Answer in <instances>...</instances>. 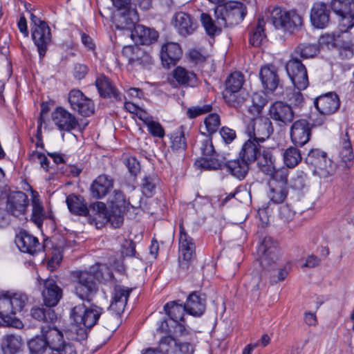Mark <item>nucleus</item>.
Returning <instances> with one entry per match:
<instances>
[{
  "instance_id": "nucleus-7",
  "label": "nucleus",
  "mask_w": 354,
  "mask_h": 354,
  "mask_svg": "<svg viewBox=\"0 0 354 354\" xmlns=\"http://www.w3.org/2000/svg\"><path fill=\"white\" fill-rule=\"evenodd\" d=\"M286 70L297 90L302 91L308 87L309 81L307 70L298 57L290 55V59L286 64Z\"/></svg>"
},
{
  "instance_id": "nucleus-53",
  "label": "nucleus",
  "mask_w": 354,
  "mask_h": 354,
  "mask_svg": "<svg viewBox=\"0 0 354 354\" xmlns=\"http://www.w3.org/2000/svg\"><path fill=\"white\" fill-rule=\"evenodd\" d=\"M157 178L155 176H145L142 179L141 184L143 194L147 196L151 197L155 192L156 187Z\"/></svg>"
},
{
  "instance_id": "nucleus-52",
  "label": "nucleus",
  "mask_w": 354,
  "mask_h": 354,
  "mask_svg": "<svg viewBox=\"0 0 354 354\" xmlns=\"http://www.w3.org/2000/svg\"><path fill=\"white\" fill-rule=\"evenodd\" d=\"M9 297L15 314L21 312L28 302V297L24 293H14L12 296H9Z\"/></svg>"
},
{
  "instance_id": "nucleus-45",
  "label": "nucleus",
  "mask_w": 354,
  "mask_h": 354,
  "mask_svg": "<svg viewBox=\"0 0 354 354\" xmlns=\"http://www.w3.org/2000/svg\"><path fill=\"white\" fill-rule=\"evenodd\" d=\"M319 50V47L317 44H300L295 48L291 55L297 57L299 56L303 59H308L317 55Z\"/></svg>"
},
{
  "instance_id": "nucleus-56",
  "label": "nucleus",
  "mask_w": 354,
  "mask_h": 354,
  "mask_svg": "<svg viewBox=\"0 0 354 354\" xmlns=\"http://www.w3.org/2000/svg\"><path fill=\"white\" fill-rule=\"evenodd\" d=\"M205 129L209 134L215 133L220 126V118L218 114L212 113L204 120Z\"/></svg>"
},
{
  "instance_id": "nucleus-16",
  "label": "nucleus",
  "mask_w": 354,
  "mask_h": 354,
  "mask_svg": "<svg viewBox=\"0 0 354 354\" xmlns=\"http://www.w3.org/2000/svg\"><path fill=\"white\" fill-rule=\"evenodd\" d=\"M32 37L37 47L39 58L41 59L45 56L48 46L51 42V34L47 24H43L40 27H33Z\"/></svg>"
},
{
  "instance_id": "nucleus-44",
  "label": "nucleus",
  "mask_w": 354,
  "mask_h": 354,
  "mask_svg": "<svg viewBox=\"0 0 354 354\" xmlns=\"http://www.w3.org/2000/svg\"><path fill=\"white\" fill-rule=\"evenodd\" d=\"M298 147H289L283 153V162L288 168H294L301 160V154Z\"/></svg>"
},
{
  "instance_id": "nucleus-38",
  "label": "nucleus",
  "mask_w": 354,
  "mask_h": 354,
  "mask_svg": "<svg viewBox=\"0 0 354 354\" xmlns=\"http://www.w3.org/2000/svg\"><path fill=\"white\" fill-rule=\"evenodd\" d=\"M66 202L72 214L84 216L89 214L88 208L81 196L71 194L66 197Z\"/></svg>"
},
{
  "instance_id": "nucleus-27",
  "label": "nucleus",
  "mask_w": 354,
  "mask_h": 354,
  "mask_svg": "<svg viewBox=\"0 0 354 354\" xmlns=\"http://www.w3.org/2000/svg\"><path fill=\"white\" fill-rule=\"evenodd\" d=\"M183 50L178 43L167 42L161 48L160 58L164 66L174 65L182 57Z\"/></svg>"
},
{
  "instance_id": "nucleus-64",
  "label": "nucleus",
  "mask_w": 354,
  "mask_h": 354,
  "mask_svg": "<svg viewBox=\"0 0 354 354\" xmlns=\"http://www.w3.org/2000/svg\"><path fill=\"white\" fill-rule=\"evenodd\" d=\"M339 54L342 59H351L353 55V44L348 42L342 43L339 47Z\"/></svg>"
},
{
  "instance_id": "nucleus-23",
  "label": "nucleus",
  "mask_w": 354,
  "mask_h": 354,
  "mask_svg": "<svg viewBox=\"0 0 354 354\" xmlns=\"http://www.w3.org/2000/svg\"><path fill=\"white\" fill-rule=\"evenodd\" d=\"M42 297L46 306H55L62 297V290L53 279L48 278L44 281Z\"/></svg>"
},
{
  "instance_id": "nucleus-20",
  "label": "nucleus",
  "mask_w": 354,
  "mask_h": 354,
  "mask_svg": "<svg viewBox=\"0 0 354 354\" xmlns=\"http://www.w3.org/2000/svg\"><path fill=\"white\" fill-rule=\"evenodd\" d=\"M314 105L321 114L331 115L337 111L340 102L336 93H328L317 97Z\"/></svg>"
},
{
  "instance_id": "nucleus-13",
  "label": "nucleus",
  "mask_w": 354,
  "mask_h": 354,
  "mask_svg": "<svg viewBox=\"0 0 354 354\" xmlns=\"http://www.w3.org/2000/svg\"><path fill=\"white\" fill-rule=\"evenodd\" d=\"M277 244L271 237H265L258 248L259 263L264 269H268L275 263L277 257Z\"/></svg>"
},
{
  "instance_id": "nucleus-1",
  "label": "nucleus",
  "mask_w": 354,
  "mask_h": 354,
  "mask_svg": "<svg viewBox=\"0 0 354 354\" xmlns=\"http://www.w3.org/2000/svg\"><path fill=\"white\" fill-rule=\"evenodd\" d=\"M103 313L104 309L95 304L86 306L84 304H80L71 309V317L76 325L80 326L77 331L80 340L87 337L88 329L97 323Z\"/></svg>"
},
{
  "instance_id": "nucleus-22",
  "label": "nucleus",
  "mask_w": 354,
  "mask_h": 354,
  "mask_svg": "<svg viewBox=\"0 0 354 354\" xmlns=\"http://www.w3.org/2000/svg\"><path fill=\"white\" fill-rule=\"evenodd\" d=\"M48 339L51 346L50 354H77L75 346L65 342L62 332L58 329L50 333Z\"/></svg>"
},
{
  "instance_id": "nucleus-31",
  "label": "nucleus",
  "mask_w": 354,
  "mask_h": 354,
  "mask_svg": "<svg viewBox=\"0 0 354 354\" xmlns=\"http://www.w3.org/2000/svg\"><path fill=\"white\" fill-rule=\"evenodd\" d=\"M185 306L188 314L199 317L205 310V297L204 295H201L196 292H193L188 296Z\"/></svg>"
},
{
  "instance_id": "nucleus-15",
  "label": "nucleus",
  "mask_w": 354,
  "mask_h": 354,
  "mask_svg": "<svg viewBox=\"0 0 354 354\" xmlns=\"http://www.w3.org/2000/svg\"><path fill=\"white\" fill-rule=\"evenodd\" d=\"M95 84L101 97H113L116 101H122L125 98L112 81L104 74H100L97 77Z\"/></svg>"
},
{
  "instance_id": "nucleus-41",
  "label": "nucleus",
  "mask_w": 354,
  "mask_h": 354,
  "mask_svg": "<svg viewBox=\"0 0 354 354\" xmlns=\"http://www.w3.org/2000/svg\"><path fill=\"white\" fill-rule=\"evenodd\" d=\"M170 148L174 152H180L187 147L186 138L185 137V129L183 126L177 128L170 135Z\"/></svg>"
},
{
  "instance_id": "nucleus-55",
  "label": "nucleus",
  "mask_w": 354,
  "mask_h": 354,
  "mask_svg": "<svg viewBox=\"0 0 354 354\" xmlns=\"http://www.w3.org/2000/svg\"><path fill=\"white\" fill-rule=\"evenodd\" d=\"M200 166L205 169H221L223 162L214 156L203 157L199 161Z\"/></svg>"
},
{
  "instance_id": "nucleus-24",
  "label": "nucleus",
  "mask_w": 354,
  "mask_h": 354,
  "mask_svg": "<svg viewBox=\"0 0 354 354\" xmlns=\"http://www.w3.org/2000/svg\"><path fill=\"white\" fill-rule=\"evenodd\" d=\"M28 205L27 195L23 192H15L8 195L6 208L12 215L24 214Z\"/></svg>"
},
{
  "instance_id": "nucleus-47",
  "label": "nucleus",
  "mask_w": 354,
  "mask_h": 354,
  "mask_svg": "<svg viewBox=\"0 0 354 354\" xmlns=\"http://www.w3.org/2000/svg\"><path fill=\"white\" fill-rule=\"evenodd\" d=\"M31 315L35 319L47 323L53 322L57 319L55 311L50 308H32L31 310Z\"/></svg>"
},
{
  "instance_id": "nucleus-2",
  "label": "nucleus",
  "mask_w": 354,
  "mask_h": 354,
  "mask_svg": "<svg viewBox=\"0 0 354 354\" xmlns=\"http://www.w3.org/2000/svg\"><path fill=\"white\" fill-rule=\"evenodd\" d=\"M267 22L276 29L292 32L303 24L302 17L295 11H288L281 7H274L266 12Z\"/></svg>"
},
{
  "instance_id": "nucleus-17",
  "label": "nucleus",
  "mask_w": 354,
  "mask_h": 354,
  "mask_svg": "<svg viewBox=\"0 0 354 354\" xmlns=\"http://www.w3.org/2000/svg\"><path fill=\"white\" fill-rule=\"evenodd\" d=\"M53 121L61 131H71L79 126L77 118L62 107H57L52 114Z\"/></svg>"
},
{
  "instance_id": "nucleus-36",
  "label": "nucleus",
  "mask_w": 354,
  "mask_h": 354,
  "mask_svg": "<svg viewBox=\"0 0 354 354\" xmlns=\"http://www.w3.org/2000/svg\"><path fill=\"white\" fill-rule=\"evenodd\" d=\"M172 77L176 82L183 86H194L197 84L196 75L185 68L178 66L172 72Z\"/></svg>"
},
{
  "instance_id": "nucleus-3",
  "label": "nucleus",
  "mask_w": 354,
  "mask_h": 354,
  "mask_svg": "<svg viewBox=\"0 0 354 354\" xmlns=\"http://www.w3.org/2000/svg\"><path fill=\"white\" fill-rule=\"evenodd\" d=\"M75 293L82 301L91 302L98 291L95 275L87 271H75L73 273Z\"/></svg>"
},
{
  "instance_id": "nucleus-58",
  "label": "nucleus",
  "mask_w": 354,
  "mask_h": 354,
  "mask_svg": "<svg viewBox=\"0 0 354 354\" xmlns=\"http://www.w3.org/2000/svg\"><path fill=\"white\" fill-rule=\"evenodd\" d=\"M125 212L115 211V209H111L110 213H108L106 218L104 221L109 222L111 225L115 228L120 227L123 223V214Z\"/></svg>"
},
{
  "instance_id": "nucleus-30",
  "label": "nucleus",
  "mask_w": 354,
  "mask_h": 354,
  "mask_svg": "<svg viewBox=\"0 0 354 354\" xmlns=\"http://www.w3.org/2000/svg\"><path fill=\"white\" fill-rule=\"evenodd\" d=\"M15 243L19 249L23 252L33 254L39 250L38 239L26 231H21L17 235Z\"/></svg>"
},
{
  "instance_id": "nucleus-11",
  "label": "nucleus",
  "mask_w": 354,
  "mask_h": 354,
  "mask_svg": "<svg viewBox=\"0 0 354 354\" xmlns=\"http://www.w3.org/2000/svg\"><path fill=\"white\" fill-rule=\"evenodd\" d=\"M268 115L281 127L288 125L293 121L295 113L292 107L286 102L276 101L270 106Z\"/></svg>"
},
{
  "instance_id": "nucleus-50",
  "label": "nucleus",
  "mask_w": 354,
  "mask_h": 354,
  "mask_svg": "<svg viewBox=\"0 0 354 354\" xmlns=\"http://www.w3.org/2000/svg\"><path fill=\"white\" fill-rule=\"evenodd\" d=\"M177 342L171 336L162 338L158 345V352L161 354H174L176 353Z\"/></svg>"
},
{
  "instance_id": "nucleus-19",
  "label": "nucleus",
  "mask_w": 354,
  "mask_h": 354,
  "mask_svg": "<svg viewBox=\"0 0 354 354\" xmlns=\"http://www.w3.org/2000/svg\"><path fill=\"white\" fill-rule=\"evenodd\" d=\"M172 23L178 32L184 37L192 35L197 28V23L193 17L185 12L175 13Z\"/></svg>"
},
{
  "instance_id": "nucleus-14",
  "label": "nucleus",
  "mask_w": 354,
  "mask_h": 354,
  "mask_svg": "<svg viewBox=\"0 0 354 354\" xmlns=\"http://www.w3.org/2000/svg\"><path fill=\"white\" fill-rule=\"evenodd\" d=\"M122 53L128 57L129 63L134 66L148 67L153 62L152 57L138 46H125Z\"/></svg>"
},
{
  "instance_id": "nucleus-60",
  "label": "nucleus",
  "mask_w": 354,
  "mask_h": 354,
  "mask_svg": "<svg viewBox=\"0 0 354 354\" xmlns=\"http://www.w3.org/2000/svg\"><path fill=\"white\" fill-rule=\"evenodd\" d=\"M212 107L209 104H204L203 106H194L189 108L187 111V115L189 118H195L201 115L209 113L212 111Z\"/></svg>"
},
{
  "instance_id": "nucleus-33",
  "label": "nucleus",
  "mask_w": 354,
  "mask_h": 354,
  "mask_svg": "<svg viewBox=\"0 0 354 354\" xmlns=\"http://www.w3.org/2000/svg\"><path fill=\"white\" fill-rule=\"evenodd\" d=\"M342 3V15H340L341 30L347 32L354 26V0H343Z\"/></svg>"
},
{
  "instance_id": "nucleus-43",
  "label": "nucleus",
  "mask_w": 354,
  "mask_h": 354,
  "mask_svg": "<svg viewBox=\"0 0 354 354\" xmlns=\"http://www.w3.org/2000/svg\"><path fill=\"white\" fill-rule=\"evenodd\" d=\"M108 202L110 204L111 209L120 212H125L130 205L120 190H114L113 194L109 197Z\"/></svg>"
},
{
  "instance_id": "nucleus-12",
  "label": "nucleus",
  "mask_w": 354,
  "mask_h": 354,
  "mask_svg": "<svg viewBox=\"0 0 354 354\" xmlns=\"http://www.w3.org/2000/svg\"><path fill=\"white\" fill-rule=\"evenodd\" d=\"M312 134V125L304 119L295 121L290 129L291 142L295 147H303L309 142Z\"/></svg>"
},
{
  "instance_id": "nucleus-46",
  "label": "nucleus",
  "mask_w": 354,
  "mask_h": 354,
  "mask_svg": "<svg viewBox=\"0 0 354 354\" xmlns=\"http://www.w3.org/2000/svg\"><path fill=\"white\" fill-rule=\"evenodd\" d=\"M245 82L244 75L241 72L231 73L225 80V87L223 91L244 90L243 85Z\"/></svg>"
},
{
  "instance_id": "nucleus-63",
  "label": "nucleus",
  "mask_w": 354,
  "mask_h": 354,
  "mask_svg": "<svg viewBox=\"0 0 354 354\" xmlns=\"http://www.w3.org/2000/svg\"><path fill=\"white\" fill-rule=\"evenodd\" d=\"M149 132L155 137L163 138L165 136V130L162 125L153 120H151L147 125Z\"/></svg>"
},
{
  "instance_id": "nucleus-39",
  "label": "nucleus",
  "mask_w": 354,
  "mask_h": 354,
  "mask_svg": "<svg viewBox=\"0 0 354 354\" xmlns=\"http://www.w3.org/2000/svg\"><path fill=\"white\" fill-rule=\"evenodd\" d=\"M23 346V339L19 335H6L2 339L1 348L4 354H16Z\"/></svg>"
},
{
  "instance_id": "nucleus-26",
  "label": "nucleus",
  "mask_w": 354,
  "mask_h": 354,
  "mask_svg": "<svg viewBox=\"0 0 354 354\" xmlns=\"http://www.w3.org/2000/svg\"><path fill=\"white\" fill-rule=\"evenodd\" d=\"M260 79L263 88L268 92L274 91L279 85V77L277 68L273 65H266L261 68Z\"/></svg>"
},
{
  "instance_id": "nucleus-37",
  "label": "nucleus",
  "mask_w": 354,
  "mask_h": 354,
  "mask_svg": "<svg viewBox=\"0 0 354 354\" xmlns=\"http://www.w3.org/2000/svg\"><path fill=\"white\" fill-rule=\"evenodd\" d=\"M260 152L259 142L248 138L242 147L239 158L251 164L257 160Z\"/></svg>"
},
{
  "instance_id": "nucleus-10",
  "label": "nucleus",
  "mask_w": 354,
  "mask_h": 354,
  "mask_svg": "<svg viewBox=\"0 0 354 354\" xmlns=\"http://www.w3.org/2000/svg\"><path fill=\"white\" fill-rule=\"evenodd\" d=\"M256 160L258 167L265 174L274 179H278L280 177L281 180H287V175L286 174H282L283 171L277 170L275 167V158L272 155L271 149H264L260 152Z\"/></svg>"
},
{
  "instance_id": "nucleus-48",
  "label": "nucleus",
  "mask_w": 354,
  "mask_h": 354,
  "mask_svg": "<svg viewBox=\"0 0 354 354\" xmlns=\"http://www.w3.org/2000/svg\"><path fill=\"white\" fill-rule=\"evenodd\" d=\"M113 4L118 10H124V15H127L131 22L138 21V12L135 9L131 8V0H111Z\"/></svg>"
},
{
  "instance_id": "nucleus-35",
  "label": "nucleus",
  "mask_w": 354,
  "mask_h": 354,
  "mask_svg": "<svg viewBox=\"0 0 354 354\" xmlns=\"http://www.w3.org/2000/svg\"><path fill=\"white\" fill-rule=\"evenodd\" d=\"M249 164L242 158L230 160L225 164L227 171L234 177L239 180H243L245 178L249 171Z\"/></svg>"
},
{
  "instance_id": "nucleus-28",
  "label": "nucleus",
  "mask_w": 354,
  "mask_h": 354,
  "mask_svg": "<svg viewBox=\"0 0 354 354\" xmlns=\"http://www.w3.org/2000/svg\"><path fill=\"white\" fill-rule=\"evenodd\" d=\"M158 36V32L156 30L140 24L135 26L131 32L132 39L142 45L151 44L157 41Z\"/></svg>"
},
{
  "instance_id": "nucleus-51",
  "label": "nucleus",
  "mask_w": 354,
  "mask_h": 354,
  "mask_svg": "<svg viewBox=\"0 0 354 354\" xmlns=\"http://www.w3.org/2000/svg\"><path fill=\"white\" fill-rule=\"evenodd\" d=\"M44 218V210L41 203L37 198L32 200V220L37 226H41Z\"/></svg>"
},
{
  "instance_id": "nucleus-59",
  "label": "nucleus",
  "mask_w": 354,
  "mask_h": 354,
  "mask_svg": "<svg viewBox=\"0 0 354 354\" xmlns=\"http://www.w3.org/2000/svg\"><path fill=\"white\" fill-rule=\"evenodd\" d=\"M88 210L89 212H91L97 216L96 218H100L103 221L106 218V215L108 214L106 205L100 201L92 203L90 205Z\"/></svg>"
},
{
  "instance_id": "nucleus-9",
  "label": "nucleus",
  "mask_w": 354,
  "mask_h": 354,
  "mask_svg": "<svg viewBox=\"0 0 354 354\" xmlns=\"http://www.w3.org/2000/svg\"><path fill=\"white\" fill-rule=\"evenodd\" d=\"M71 108L84 117L92 115L95 111L93 101L78 89L71 90L68 96Z\"/></svg>"
},
{
  "instance_id": "nucleus-29",
  "label": "nucleus",
  "mask_w": 354,
  "mask_h": 354,
  "mask_svg": "<svg viewBox=\"0 0 354 354\" xmlns=\"http://www.w3.org/2000/svg\"><path fill=\"white\" fill-rule=\"evenodd\" d=\"M113 180L109 176H98L92 183L90 190L93 198L100 199L105 196L113 187Z\"/></svg>"
},
{
  "instance_id": "nucleus-42",
  "label": "nucleus",
  "mask_w": 354,
  "mask_h": 354,
  "mask_svg": "<svg viewBox=\"0 0 354 354\" xmlns=\"http://www.w3.org/2000/svg\"><path fill=\"white\" fill-rule=\"evenodd\" d=\"M305 161L318 169L324 170L326 165V153L318 149H311Z\"/></svg>"
},
{
  "instance_id": "nucleus-32",
  "label": "nucleus",
  "mask_w": 354,
  "mask_h": 354,
  "mask_svg": "<svg viewBox=\"0 0 354 354\" xmlns=\"http://www.w3.org/2000/svg\"><path fill=\"white\" fill-rule=\"evenodd\" d=\"M214 15L216 20H213L211 16L207 13H202L201 15V24L207 34L211 37L220 34L222 27L225 26L223 19H221L215 13Z\"/></svg>"
},
{
  "instance_id": "nucleus-61",
  "label": "nucleus",
  "mask_w": 354,
  "mask_h": 354,
  "mask_svg": "<svg viewBox=\"0 0 354 354\" xmlns=\"http://www.w3.org/2000/svg\"><path fill=\"white\" fill-rule=\"evenodd\" d=\"M199 148L204 157L214 156L216 153L212 139L209 137H205L200 142Z\"/></svg>"
},
{
  "instance_id": "nucleus-49",
  "label": "nucleus",
  "mask_w": 354,
  "mask_h": 354,
  "mask_svg": "<svg viewBox=\"0 0 354 354\" xmlns=\"http://www.w3.org/2000/svg\"><path fill=\"white\" fill-rule=\"evenodd\" d=\"M264 21L263 19H259L258 24L255 28L252 31L250 36V43L253 46L258 47L261 45L263 40L265 39L264 34Z\"/></svg>"
},
{
  "instance_id": "nucleus-21",
  "label": "nucleus",
  "mask_w": 354,
  "mask_h": 354,
  "mask_svg": "<svg viewBox=\"0 0 354 354\" xmlns=\"http://www.w3.org/2000/svg\"><path fill=\"white\" fill-rule=\"evenodd\" d=\"M330 10L324 2H316L310 10V21L317 28H324L330 23Z\"/></svg>"
},
{
  "instance_id": "nucleus-6",
  "label": "nucleus",
  "mask_w": 354,
  "mask_h": 354,
  "mask_svg": "<svg viewBox=\"0 0 354 354\" xmlns=\"http://www.w3.org/2000/svg\"><path fill=\"white\" fill-rule=\"evenodd\" d=\"M178 251L180 267L187 269L196 257V244L194 239L185 231L183 224L180 225Z\"/></svg>"
},
{
  "instance_id": "nucleus-34",
  "label": "nucleus",
  "mask_w": 354,
  "mask_h": 354,
  "mask_svg": "<svg viewBox=\"0 0 354 354\" xmlns=\"http://www.w3.org/2000/svg\"><path fill=\"white\" fill-rule=\"evenodd\" d=\"M223 97L229 106L239 109L247 100L248 93L245 90L223 91Z\"/></svg>"
},
{
  "instance_id": "nucleus-25",
  "label": "nucleus",
  "mask_w": 354,
  "mask_h": 354,
  "mask_svg": "<svg viewBox=\"0 0 354 354\" xmlns=\"http://www.w3.org/2000/svg\"><path fill=\"white\" fill-rule=\"evenodd\" d=\"M56 328L48 327L47 330H45L44 327L42 328V336H37L30 339L28 346L30 354H44L46 351H51L50 342L48 339L50 333L57 330Z\"/></svg>"
},
{
  "instance_id": "nucleus-40",
  "label": "nucleus",
  "mask_w": 354,
  "mask_h": 354,
  "mask_svg": "<svg viewBox=\"0 0 354 354\" xmlns=\"http://www.w3.org/2000/svg\"><path fill=\"white\" fill-rule=\"evenodd\" d=\"M166 314L176 323L184 322V316L187 313L185 304H179L178 301H172L164 306Z\"/></svg>"
},
{
  "instance_id": "nucleus-62",
  "label": "nucleus",
  "mask_w": 354,
  "mask_h": 354,
  "mask_svg": "<svg viewBox=\"0 0 354 354\" xmlns=\"http://www.w3.org/2000/svg\"><path fill=\"white\" fill-rule=\"evenodd\" d=\"M286 196L287 192L286 189L281 187L272 188L269 194L270 200L275 203H282L286 198Z\"/></svg>"
},
{
  "instance_id": "nucleus-4",
  "label": "nucleus",
  "mask_w": 354,
  "mask_h": 354,
  "mask_svg": "<svg viewBox=\"0 0 354 354\" xmlns=\"http://www.w3.org/2000/svg\"><path fill=\"white\" fill-rule=\"evenodd\" d=\"M131 291V288L115 286L112 301L109 306V310L111 312V315L109 317L110 322L104 323L105 327L113 330L118 328L120 322V316L124 310Z\"/></svg>"
},
{
  "instance_id": "nucleus-54",
  "label": "nucleus",
  "mask_w": 354,
  "mask_h": 354,
  "mask_svg": "<svg viewBox=\"0 0 354 354\" xmlns=\"http://www.w3.org/2000/svg\"><path fill=\"white\" fill-rule=\"evenodd\" d=\"M29 160L32 162H39L41 167L46 171H50V161L43 153L32 151L29 155Z\"/></svg>"
},
{
  "instance_id": "nucleus-18",
  "label": "nucleus",
  "mask_w": 354,
  "mask_h": 354,
  "mask_svg": "<svg viewBox=\"0 0 354 354\" xmlns=\"http://www.w3.org/2000/svg\"><path fill=\"white\" fill-rule=\"evenodd\" d=\"M0 318L8 326L21 328L24 326L22 322L15 317L13 306L8 295H0Z\"/></svg>"
},
{
  "instance_id": "nucleus-8",
  "label": "nucleus",
  "mask_w": 354,
  "mask_h": 354,
  "mask_svg": "<svg viewBox=\"0 0 354 354\" xmlns=\"http://www.w3.org/2000/svg\"><path fill=\"white\" fill-rule=\"evenodd\" d=\"M273 131L270 120L263 117L250 120L245 129L248 138L259 143L268 139Z\"/></svg>"
},
{
  "instance_id": "nucleus-57",
  "label": "nucleus",
  "mask_w": 354,
  "mask_h": 354,
  "mask_svg": "<svg viewBox=\"0 0 354 354\" xmlns=\"http://www.w3.org/2000/svg\"><path fill=\"white\" fill-rule=\"evenodd\" d=\"M307 176L303 171L298 170L290 180V186L297 190L302 189L306 184Z\"/></svg>"
},
{
  "instance_id": "nucleus-5",
  "label": "nucleus",
  "mask_w": 354,
  "mask_h": 354,
  "mask_svg": "<svg viewBox=\"0 0 354 354\" xmlns=\"http://www.w3.org/2000/svg\"><path fill=\"white\" fill-rule=\"evenodd\" d=\"M246 13V6L236 1H228L215 9V14L223 19L225 26L239 24L243 20Z\"/></svg>"
}]
</instances>
